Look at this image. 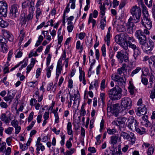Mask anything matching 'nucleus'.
<instances>
[{"mask_svg":"<svg viewBox=\"0 0 155 155\" xmlns=\"http://www.w3.org/2000/svg\"><path fill=\"white\" fill-rule=\"evenodd\" d=\"M28 61V59L27 58H25L22 61H21V62H22V64L23 63H24V64H22L21 67L23 68L25 67L27 65V62Z\"/></svg>","mask_w":155,"mask_h":155,"instance_id":"4d7b16f0","label":"nucleus"},{"mask_svg":"<svg viewBox=\"0 0 155 155\" xmlns=\"http://www.w3.org/2000/svg\"><path fill=\"white\" fill-rule=\"evenodd\" d=\"M29 10L31 11L32 12H34L35 10V3L34 2L31 0L29 3Z\"/></svg>","mask_w":155,"mask_h":155,"instance_id":"c9c22d12","label":"nucleus"},{"mask_svg":"<svg viewBox=\"0 0 155 155\" xmlns=\"http://www.w3.org/2000/svg\"><path fill=\"white\" fill-rule=\"evenodd\" d=\"M141 82L143 84L146 85L147 84L148 80L146 78L142 77L141 78Z\"/></svg>","mask_w":155,"mask_h":155,"instance_id":"bf43d9fd","label":"nucleus"},{"mask_svg":"<svg viewBox=\"0 0 155 155\" xmlns=\"http://www.w3.org/2000/svg\"><path fill=\"white\" fill-rule=\"evenodd\" d=\"M34 116V112H31L28 117V123L30 122L33 119Z\"/></svg>","mask_w":155,"mask_h":155,"instance_id":"6e6d98bb","label":"nucleus"},{"mask_svg":"<svg viewBox=\"0 0 155 155\" xmlns=\"http://www.w3.org/2000/svg\"><path fill=\"white\" fill-rule=\"evenodd\" d=\"M18 5L16 4H14L10 8L9 13V17L12 19L17 17L19 14Z\"/></svg>","mask_w":155,"mask_h":155,"instance_id":"9d476101","label":"nucleus"},{"mask_svg":"<svg viewBox=\"0 0 155 155\" xmlns=\"http://www.w3.org/2000/svg\"><path fill=\"white\" fill-rule=\"evenodd\" d=\"M135 36L138 40L141 48L144 52L150 54L154 46V43L151 39H149L147 42L146 36L141 30L137 31L135 33Z\"/></svg>","mask_w":155,"mask_h":155,"instance_id":"f257e3e1","label":"nucleus"},{"mask_svg":"<svg viewBox=\"0 0 155 155\" xmlns=\"http://www.w3.org/2000/svg\"><path fill=\"white\" fill-rule=\"evenodd\" d=\"M2 33L5 37L7 38L9 41H13V37L8 31L4 29L2 30Z\"/></svg>","mask_w":155,"mask_h":155,"instance_id":"6ab92c4d","label":"nucleus"},{"mask_svg":"<svg viewBox=\"0 0 155 155\" xmlns=\"http://www.w3.org/2000/svg\"><path fill=\"white\" fill-rule=\"evenodd\" d=\"M113 25L114 27H116L115 24H113ZM116 27L117 31L119 32H123L126 30L125 26L121 25H117Z\"/></svg>","mask_w":155,"mask_h":155,"instance_id":"5701e85b","label":"nucleus"},{"mask_svg":"<svg viewBox=\"0 0 155 155\" xmlns=\"http://www.w3.org/2000/svg\"><path fill=\"white\" fill-rule=\"evenodd\" d=\"M142 12L143 14V16L145 15H149L148 11L147 8L145 5L142 7Z\"/></svg>","mask_w":155,"mask_h":155,"instance_id":"8fccbe9b","label":"nucleus"},{"mask_svg":"<svg viewBox=\"0 0 155 155\" xmlns=\"http://www.w3.org/2000/svg\"><path fill=\"white\" fill-rule=\"evenodd\" d=\"M112 102L110 100H109L107 103V111L108 112H111L112 110L120 111L122 114V106H120V104L118 103H116L115 104L112 105Z\"/></svg>","mask_w":155,"mask_h":155,"instance_id":"423d86ee","label":"nucleus"},{"mask_svg":"<svg viewBox=\"0 0 155 155\" xmlns=\"http://www.w3.org/2000/svg\"><path fill=\"white\" fill-rule=\"evenodd\" d=\"M99 8L100 9V14L101 15H105V11L106 8L105 6V4L102 3L99 6Z\"/></svg>","mask_w":155,"mask_h":155,"instance_id":"c85d7f7f","label":"nucleus"},{"mask_svg":"<svg viewBox=\"0 0 155 155\" xmlns=\"http://www.w3.org/2000/svg\"><path fill=\"white\" fill-rule=\"evenodd\" d=\"M13 129H14L13 127H9L8 128L5 129V132L6 134L10 135L12 134Z\"/></svg>","mask_w":155,"mask_h":155,"instance_id":"37998d69","label":"nucleus"},{"mask_svg":"<svg viewBox=\"0 0 155 155\" xmlns=\"http://www.w3.org/2000/svg\"><path fill=\"white\" fill-rule=\"evenodd\" d=\"M133 18L130 16L127 22L126 25V27L129 33L131 34L136 29V27L134 23L132 22Z\"/></svg>","mask_w":155,"mask_h":155,"instance_id":"2eb2a0df","label":"nucleus"},{"mask_svg":"<svg viewBox=\"0 0 155 155\" xmlns=\"http://www.w3.org/2000/svg\"><path fill=\"white\" fill-rule=\"evenodd\" d=\"M0 106L2 108H6L8 107L7 103L3 101H2L0 102Z\"/></svg>","mask_w":155,"mask_h":155,"instance_id":"680f3d73","label":"nucleus"},{"mask_svg":"<svg viewBox=\"0 0 155 155\" xmlns=\"http://www.w3.org/2000/svg\"><path fill=\"white\" fill-rule=\"evenodd\" d=\"M117 131L114 128L112 129H110V128H108L107 129V132L110 135H113Z\"/></svg>","mask_w":155,"mask_h":155,"instance_id":"79ce46f5","label":"nucleus"},{"mask_svg":"<svg viewBox=\"0 0 155 155\" xmlns=\"http://www.w3.org/2000/svg\"><path fill=\"white\" fill-rule=\"evenodd\" d=\"M79 70L80 71V75L79 77H83V82L82 83L84 85L86 84V82L85 80V73L84 71L82 70L81 68H79Z\"/></svg>","mask_w":155,"mask_h":155,"instance_id":"b1692460","label":"nucleus"},{"mask_svg":"<svg viewBox=\"0 0 155 155\" xmlns=\"http://www.w3.org/2000/svg\"><path fill=\"white\" fill-rule=\"evenodd\" d=\"M128 88L129 90L130 94L131 95H134V94L135 87L134 86L132 81H130L129 82V86H128Z\"/></svg>","mask_w":155,"mask_h":155,"instance_id":"412c9836","label":"nucleus"},{"mask_svg":"<svg viewBox=\"0 0 155 155\" xmlns=\"http://www.w3.org/2000/svg\"><path fill=\"white\" fill-rule=\"evenodd\" d=\"M76 48L78 50H80V51H79L80 53H81L83 50V47L82 45H81V42L79 41H78L77 42Z\"/></svg>","mask_w":155,"mask_h":155,"instance_id":"72a5a7b5","label":"nucleus"},{"mask_svg":"<svg viewBox=\"0 0 155 155\" xmlns=\"http://www.w3.org/2000/svg\"><path fill=\"white\" fill-rule=\"evenodd\" d=\"M53 66L52 64L46 69V74L48 78H49L50 77L51 73V71L53 70Z\"/></svg>","mask_w":155,"mask_h":155,"instance_id":"c756f323","label":"nucleus"},{"mask_svg":"<svg viewBox=\"0 0 155 155\" xmlns=\"http://www.w3.org/2000/svg\"><path fill=\"white\" fill-rule=\"evenodd\" d=\"M91 22L92 23V28H93L95 25L96 21L94 19H93L92 16V14L90 15L88 21V24L89 25Z\"/></svg>","mask_w":155,"mask_h":155,"instance_id":"473e14b6","label":"nucleus"},{"mask_svg":"<svg viewBox=\"0 0 155 155\" xmlns=\"http://www.w3.org/2000/svg\"><path fill=\"white\" fill-rule=\"evenodd\" d=\"M23 54V52L21 51L20 50L18 49L16 50V53L15 54V57L16 58H20L21 57Z\"/></svg>","mask_w":155,"mask_h":155,"instance_id":"a19ab883","label":"nucleus"},{"mask_svg":"<svg viewBox=\"0 0 155 155\" xmlns=\"http://www.w3.org/2000/svg\"><path fill=\"white\" fill-rule=\"evenodd\" d=\"M15 95V94L10 91H8L7 95L4 97V99L6 101H9V103H11L12 99Z\"/></svg>","mask_w":155,"mask_h":155,"instance_id":"a211bd4d","label":"nucleus"},{"mask_svg":"<svg viewBox=\"0 0 155 155\" xmlns=\"http://www.w3.org/2000/svg\"><path fill=\"white\" fill-rule=\"evenodd\" d=\"M8 5L5 2H0V15L5 17L7 15Z\"/></svg>","mask_w":155,"mask_h":155,"instance_id":"dca6fc26","label":"nucleus"},{"mask_svg":"<svg viewBox=\"0 0 155 155\" xmlns=\"http://www.w3.org/2000/svg\"><path fill=\"white\" fill-rule=\"evenodd\" d=\"M8 23L5 21L3 20L2 19L0 21V26L2 28L7 27L8 25Z\"/></svg>","mask_w":155,"mask_h":155,"instance_id":"f704fd0d","label":"nucleus"},{"mask_svg":"<svg viewBox=\"0 0 155 155\" xmlns=\"http://www.w3.org/2000/svg\"><path fill=\"white\" fill-rule=\"evenodd\" d=\"M110 33L107 32L106 35V41L107 42V44L108 45L110 43Z\"/></svg>","mask_w":155,"mask_h":155,"instance_id":"0e129e2a","label":"nucleus"},{"mask_svg":"<svg viewBox=\"0 0 155 155\" xmlns=\"http://www.w3.org/2000/svg\"><path fill=\"white\" fill-rule=\"evenodd\" d=\"M122 89L117 85L108 91L109 97L112 101H116L120 99L122 97Z\"/></svg>","mask_w":155,"mask_h":155,"instance_id":"f03ea898","label":"nucleus"},{"mask_svg":"<svg viewBox=\"0 0 155 155\" xmlns=\"http://www.w3.org/2000/svg\"><path fill=\"white\" fill-rule=\"evenodd\" d=\"M74 102L73 103V105L75 104H78L80 102V98L79 96L77 95V94H74Z\"/></svg>","mask_w":155,"mask_h":155,"instance_id":"7c9ffc66","label":"nucleus"},{"mask_svg":"<svg viewBox=\"0 0 155 155\" xmlns=\"http://www.w3.org/2000/svg\"><path fill=\"white\" fill-rule=\"evenodd\" d=\"M19 20L22 25L25 24L27 20L26 16L25 13H22L21 15Z\"/></svg>","mask_w":155,"mask_h":155,"instance_id":"a878e982","label":"nucleus"},{"mask_svg":"<svg viewBox=\"0 0 155 155\" xmlns=\"http://www.w3.org/2000/svg\"><path fill=\"white\" fill-rule=\"evenodd\" d=\"M106 25V21H100V27L101 29L104 30V27Z\"/></svg>","mask_w":155,"mask_h":155,"instance_id":"3c124183","label":"nucleus"},{"mask_svg":"<svg viewBox=\"0 0 155 155\" xmlns=\"http://www.w3.org/2000/svg\"><path fill=\"white\" fill-rule=\"evenodd\" d=\"M75 151L74 148H72L70 149L69 150H67L66 153H64V155H71Z\"/></svg>","mask_w":155,"mask_h":155,"instance_id":"58836bf2","label":"nucleus"},{"mask_svg":"<svg viewBox=\"0 0 155 155\" xmlns=\"http://www.w3.org/2000/svg\"><path fill=\"white\" fill-rule=\"evenodd\" d=\"M67 133L69 135H73V131L72 129V124L70 122H68L67 125Z\"/></svg>","mask_w":155,"mask_h":155,"instance_id":"393cba45","label":"nucleus"},{"mask_svg":"<svg viewBox=\"0 0 155 155\" xmlns=\"http://www.w3.org/2000/svg\"><path fill=\"white\" fill-rule=\"evenodd\" d=\"M127 34L120 33L115 36V42L120 45H122L124 43L126 42L127 40Z\"/></svg>","mask_w":155,"mask_h":155,"instance_id":"ddd939ff","label":"nucleus"},{"mask_svg":"<svg viewBox=\"0 0 155 155\" xmlns=\"http://www.w3.org/2000/svg\"><path fill=\"white\" fill-rule=\"evenodd\" d=\"M141 70V67H137L135 69L133 70L131 72L130 76L131 77H133L136 74H138Z\"/></svg>","mask_w":155,"mask_h":155,"instance_id":"bb28decb","label":"nucleus"},{"mask_svg":"<svg viewBox=\"0 0 155 155\" xmlns=\"http://www.w3.org/2000/svg\"><path fill=\"white\" fill-rule=\"evenodd\" d=\"M112 3L113 4V8H115L119 5V2L117 0H113Z\"/></svg>","mask_w":155,"mask_h":155,"instance_id":"69168bd1","label":"nucleus"},{"mask_svg":"<svg viewBox=\"0 0 155 155\" xmlns=\"http://www.w3.org/2000/svg\"><path fill=\"white\" fill-rule=\"evenodd\" d=\"M118 139V135H114L111 136L110 143L112 145H114L117 143V140Z\"/></svg>","mask_w":155,"mask_h":155,"instance_id":"4be33fe9","label":"nucleus"},{"mask_svg":"<svg viewBox=\"0 0 155 155\" xmlns=\"http://www.w3.org/2000/svg\"><path fill=\"white\" fill-rule=\"evenodd\" d=\"M120 75L116 73H114L112 74L111 78L116 82V84L117 85V86L123 87L126 81H124L123 78L120 76Z\"/></svg>","mask_w":155,"mask_h":155,"instance_id":"39448f33","label":"nucleus"},{"mask_svg":"<svg viewBox=\"0 0 155 155\" xmlns=\"http://www.w3.org/2000/svg\"><path fill=\"white\" fill-rule=\"evenodd\" d=\"M86 114V112L84 109V106L83 104L81 108L80 114L81 116H84Z\"/></svg>","mask_w":155,"mask_h":155,"instance_id":"49530a36","label":"nucleus"},{"mask_svg":"<svg viewBox=\"0 0 155 155\" xmlns=\"http://www.w3.org/2000/svg\"><path fill=\"white\" fill-rule=\"evenodd\" d=\"M127 120V118L125 117H119L117 119H115L112 122V124L113 125H116L119 127V129L120 131L122 130L121 127L122 125L123 127H124L125 123Z\"/></svg>","mask_w":155,"mask_h":155,"instance_id":"f8f14e48","label":"nucleus"},{"mask_svg":"<svg viewBox=\"0 0 155 155\" xmlns=\"http://www.w3.org/2000/svg\"><path fill=\"white\" fill-rule=\"evenodd\" d=\"M130 12L132 15L135 23L138 22L140 21L141 16V10L140 8L137 5L133 6L130 10Z\"/></svg>","mask_w":155,"mask_h":155,"instance_id":"20e7f679","label":"nucleus"},{"mask_svg":"<svg viewBox=\"0 0 155 155\" xmlns=\"http://www.w3.org/2000/svg\"><path fill=\"white\" fill-rule=\"evenodd\" d=\"M125 50H127L128 48L129 45L126 42H124L122 45H120Z\"/></svg>","mask_w":155,"mask_h":155,"instance_id":"774afa93","label":"nucleus"},{"mask_svg":"<svg viewBox=\"0 0 155 155\" xmlns=\"http://www.w3.org/2000/svg\"><path fill=\"white\" fill-rule=\"evenodd\" d=\"M120 135L124 139L129 140L132 145L134 143L136 140V138L133 133L131 132L130 134H128L125 132H121Z\"/></svg>","mask_w":155,"mask_h":155,"instance_id":"1a4fd4ad","label":"nucleus"},{"mask_svg":"<svg viewBox=\"0 0 155 155\" xmlns=\"http://www.w3.org/2000/svg\"><path fill=\"white\" fill-rule=\"evenodd\" d=\"M141 18L142 25L147 29H150L152 26V23L149 15L143 16V18Z\"/></svg>","mask_w":155,"mask_h":155,"instance_id":"0eeeda50","label":"nucleus"},{"mask_svg":"<svg viewBox=\"0 0 155 155\" xmlns=\"http://www.w3.org/2000/svg\"><path fill=\"white\" fill-rule=\"evenodd\" d=\"M127 125L129 129L134 131L138 127V123L135 118L131 116L128 118L127 122Z\"/></svg>","mask_w":155,"mask_h":155,"instance_id":"6e6552de","label":"nucleus"},{"mask_svg":"<svg viewBox=\"0 0 155 155\" xmlns=\"http://www.w3.org/2000/svg\"><path fill=\"white\" fill-rule=\"evenodd\" d=\"M7 51L5 43H0V51L4 52Z\"/></svg>","mask_w":155,"mask_h":155,"instance_id":"2f4dec72","label":"nucleus"},{"mask_svg":"<svg viewBox=\"0 0 155 155\" xmlns=\"http://www.w3.org/2000/svg\"><path fill=\"white\" fill-rule=\"evenodd\" d=\"M102 55L104 57H105L106 56V48L105 45H104L101 47V48Z\"/></svg>","mask_w":155,"mask_h":155,"instance_id":"5fc2aeb1","label":"nucleus"},{"mask_svg":"<svg viewBox=\"0 0 155 155\" xmlns=\"http://www.w3.org/2000/svg\"><path fill=\"white\" fill-rule=\"evenodd\" d=\"M33 13L34 12H29V13L28 15L27 16V19L28 21L32 19L33 17Z\"/></svg>","mask_w":155,"mask_h":155,"instance_id":"338daca9","label":"nucleus"},{"mask_svg":"<svg viewBox=\"0 0 155 155\" xmlns=\"http://www.w3.org/2000/svg\"><path fill=\"white\" fill-rule=\"evenodd\" d=\"M15 128V134H18L20 132L21 130V127L20 126H18L16 127H14Z\"/></svg>","mask_w":155,"mask_h":155,"instance_id":"e2e57ef3","label":"nucleus"},{"mask_svg":"<svg viewBox=\"0 0 155 155\" xmlns=\"http://www.w3.org/2000/svg\"><path fill=\"white\" fill-rule=\"evenodd\" d=\"M120 105L122 106V114L125 115L127 113L128 110L131 108L132 105V100L129 97H124L121 99Z\"/></svg>","mask_w":155,"mask_h":155,"instance_id":"7ed1b4c3","label":"nucleus"},{"mask_svg":"<svg viewBox=\"0 0 155 155\" xmlns=\"http://www.w3.org/2000/svg\"><path fill=\"white\" fill-rule=\"evenodd\" d=\"M126 4V0H122L119 5V8L120 9H121L123 8L125 5Z\"/></svg>","mask_w":155,"mask_h":155,"instance_id":"052dcab7","label":"nucleus"},{"mask_svg":"<svg viewBox=\"0 0 155 155\" xmlns=\"http://www.w3.org/2000/svg\"><path fill=\"white\" fill-rule=\"evenodd\" d=\"M36 146L37 147V151H40V150H41L42 151H43L45 150V147L44 146L42 145V144H38Z\"/></svg>","mask_w":155,"mask_h":155,"instance_id":"ea45409f","label":"nucleus"},{"mask_svg":"<svg viewBox=\"0 0 155 155\" xmlns=\"http://www.w3.org/2000/svg\"><path fill=\"white\" fill-rule=\"evenodd\" d=\"M154 150V147L153 145H151L148 148L147 153L148 155H151L153 153Z\"/></svg>","mask_w":155,"mask_h":155,"instance_id":"4c0bfd02","label":"nucleus"},{"mask_svg":"<svg viewBox=\"0 0 155 155\" xmlns=\"http://www.w3.org/2000/svg\"><path fill=\"white\" fill-rule=\"evenodd\" d=\"M11 125L13 127H15L19 126L18 122L16 119H14L11 122Z\"/></svg>","mask_w":155,"mask_h":155,"instance_id":"a18cd8bd","label":"nucleus"},{"mask_svg":"<svg viewBox=\"0 0 155 155\" xmlns=\"http://www.w3.org/2000/svg\"><path fill=\"white\" fill-rule=\"evenodd\" d=\"M150 97L152 99L155 98V86L150 93Z\"/></svg>","mask_w":155,"mask_h":155,"instance_id":"c03bdc74","label":"nucleus"},{"mask_svg":"<svg viewBox=\"0 0 155 155\" xmlns=\"http://www.w3.org/2000/svg\"><path fill=\"white\" fill-rule=\"evenodd\" d=\"M129 47L134 51L133 56L135 60L137 59L138 56L141 54V51L140 48L130 41L129 42Z\"/></svg>","mask_w":155,"mask_h":155,"instance_id":"9b49d317","label":"nucleus"},{"mask_svg":"<svg viewBox=\"0 0 155 155\" xmlns=\"http://www.w3.org/2000/svg\"><path fill=\"white\" fill-rule=\"evenodd\" d=\"M0 119L2 121L4 122L5 124H8L9 122V120H11V119L10 118H9L8 117L6 114L5 113H3L1 115Z\"/></svg>","mask_w":155,"mask_h":155,"instance_id":"aec40b11","label":"nucleus"},{"mask_svg":"<svg viewBox=\"0 0 155 155\" xmlns=\"http://www.w3.org/2000/svg\"><path fill=\"white\" fill-rule=\"evenodd\" d=\"M147 112V109L144 105H142L139 107L136 112L137 116H141L146 114Z\"/></svg>","mask_w":155,"mask_h":155,"instance_id":"f3484780","label":"nucleus"},{"mask_svg":"<svg viewBox=\"0 0 155 155\" xmlns=\"http://www.w3.org/2000/svg\"><path fill=\"white\" fill-rule=\"evenodd\" d=\"M116 56L120 63H122L123 61H128V57L127 53L124 52L123 50L118 51Z\"/></svg>","mask_w":155,"mask_h":155,"instance_id":"4468645a","label":"nucleus"},{"mask_svg":"<svg viewBox=\"0 0 155 155\" xmlns=\"http://www.w3.org/2000/svg\"><path fill=\"white\" fill-rule=\"evenodd\" d=\"M51 55L50 54H49L46 58V65L48 68V66L50 63L51 60Z\"/></svg>","mask_w":155,"mask_h":155,"instance_id":"09e8293b","label":"nucleus"},{"mask_svg":"<svg viewBox=\"0 0 155 155\" xmlns=\"http://www.w3.org/2000/svg\"><path fill=\"white\" fill-rule=\"evenodd\" d=\"M29 1L27 0L23 2L22 4V8H24L28 7L29 6Z\"/></svg>","mask_w":155,"mask_h":155,"instance_id":"864d4df0","label":"nucleus"},{"mask_svg":"<svg viewBox=\"0 0 155 155\" xmlns=\"http://www.w3.org/2000/svg\"><path fill=\"white\" fill-rule=\"evenodd\" d=\"M35 122V120L32 121L31 123L27 127V130L28 131H29V130H30L32 128Z\"/></svg>","mask_w":155,"mask_h":155,"instance_id":"13d9d810","label":"nucleus"},{"mask_svg":"<svg viewBox=\"0 0 155 155\" xmlns=\"http://www.w3.org/2000/svg\"><path fill=\"white\" fill-rule=\"evenodd\" d=\"M42 10L40 8H37L35 12V17L37 19L36 22L38 20L39 17L42 15Z\"/></svg>","mask_w":155,"mask_h":155,"instance_id":"cd10ccee","label":"nucleus"},{"mask_svg":"<svg viewBox=\"0 0 155 155\" xmlns=\"http://www.w3.org/2000/svg\"><path fill=\"white\" fill-rule=\"evenodd\" d=\"M142 72V74L141 76H146V74H145L144 71L147 73V74L149 70L148 68L146 67H143L142 69H141V70Z\"/></svg>","mask_w":155,"mask_h":155,"instance_id":"de8ad7c7","label":"nucleus"},{"mask_svg":"<svg viewBox=\"0 0 155 155\" xmlns=\"http://www.w3.org/2000/svg\"><path fill=\"white\" fill-rule=\"evenodd\" d=\"M152 0H144L145 4L149 8L152 6Z\"/></svg>","mask_w":155,"mask_h":155,"instance_id":"603ef678","label":"nucleus"},{"mask_svg":"<svg viewBox=\"0 0 155 155\" xmlns=\"http://www.w3.org/2000/svg\"><path fill=\"white\" fill-rule=\"evenodd\" d=\"M135 130L137 133H139L141 135L143 134V133L145 132V129L143 127L139 128L137 127Z\"/></svg>","mask_w":155,"mask_h":155,"instance_id":"e433bc0d","label":"nucleus"}]
</instances>
